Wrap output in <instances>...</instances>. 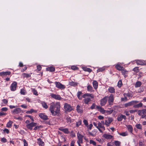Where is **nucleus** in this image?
Returning <instances> with one entry per match:
<instances>
[{"label":"nucleus","instance_id":"obj_13","mask_svg":"<svg viewBox=\"0 0 146 146\" xmlns=\"http://www.w3.org/2000/svg\"><path fill=\"white\" fill-rule=\"evenodd\" d=\"M51 97L57 100H60L62 98L60 97V96L58 94H52L51 95Z\"/></svg>","mask_w":146,"mask_h":146},{"label":"nucleus","instance_id":"obj_57","mask_svg":"<svg viewBox=\"0 0 146 146\" xmlns=\"http://www.w3.org/2000/svg\"><path fill=\"white\" fill-rule=\"evenodd\" d=\"M121 100L123 101H127V98L126 97H125L124 98H121Z\"/></svg>","mask_w":146,"mask_h":146},{"label":"nucleus","instance_id":"obj_52","mask_svg":"<svg viewBox=\"0 0 146 146\" xmlns=\"http://www.w3.org/2000/svg\"><path fill=\"white\" fill-rule=\"evenodd\" d=\"M83 123L84 125L86 126L88 125V123L86 119H84L83 121Z\"/></svg>","mask_w":146,"mask_h":146},{"label":"nucleus","instance_id":"obj_33","mask_svg":"<svg viewBox=\"0 0 146 146\" xmlns=\"http://www.w3.org/2000/svg\"><path fill=\"white\" fill-rule=\"evenodd\" d=\"M141 82L139 81H138L136 83L135 85V87L136 88H138L140 87L141 85Z\"/></svg>","mask_w":146,"mask_h":146},{"label":"nucleus","instance_id":"obj_10","mask_svg":"<svg viewBox=\"0 0 146 146\" xmlns=\"http://www.w3.org/2000/svg\"><path fill=\"white\" fill-rule=\"evenodd\" d=\"M108 98V96H106L101 100L100 104L101 106H104L106 105L107 101Z\"/></svg>","mask_w":146,"mask_h":146},{"label":"nucleus","instance_id":"obj_12","mask_svg":"<svg viewBox=\"0 0 146 146\" xmlns=\"http://www.w3.org/2000/svg\"><path fill=\"white\" fill-rule=\"evenodd\" d=\"M21 110L20 108H17L16 109L12 110L11 112L13 114H17L21 113Z\"/></svg>","mask_w":146,"mask_h":146},{"label":"nucleus","instance_id":"obj_1","mask_svg":"<svg viewBox=\"0 0 146 146\" xmlns=\"http://www.w3.org/2000/svg\"><path fill=\"white\" fill-rule=\"evenodd\" d=\"M60 108L59 102H52L50 104L49 110L52 115H58L60 113Z\"/></svg>","mask_w":146,"mask_h":146},{"label":"nucleus","instance_id":"obj_54","mask_svg":"<svg viewBox=\"0 0 146 146\" xmlns=\"http://www.w3.org/2000/svg\"><path fill=\"white\" fill-rule=\"evenodd\" d=\"M71 69L74 70H77L78 69V67L76 66H71Z\"/></svg>","mask_w":146,"mask_h":146},{"label":"nucleus","instance_id":"obj_63","mask_svg":"<svg viewBox=\"0 0 146 146\" xmlns=\"http://www.w3.org/2000/svg\"><path fill=\"white\" fill-rule=\"evenodd\" d=\"M126 95L129 98H131L132 97V95L129 93L126 94Z\"/></svg>","mask_w":146,"mask_h":146},{"label":"nucleus","instance_id":"obj_45","mask_svg":"<svg viewBox=\"0 0 146 146\" xmlns=\"http://www.w3.org/2000/svg\"><path fill=\"white\" fill-rule=\"evenodd\" d=\"M90 144H93V145H96V143L95 141H94L93 140H90Z\"/></svg>","mask_w":146,"mask_h":146},{"label":"nucleus","instance_id":"obj_42","mask_svg":"<svg viewBox=\"0 0 146 146\" xmlns=\"http://www.w3.org/2000/svg\"><path fill=\"white\" fill-rule=\"evenodd\" d=\"M82 124V120H79L76 123V126L77 127L79 126Z\"/></svg>","mask_w":146,"mask_h":146},{"label":"nucleus","instance_id":"obj_46","mask_svg":"<svg viewBox=\"0 0 146 146\" xmlns=\"http://www.w3.org/2000/svg\"><path fill=\"white\" fill-rule=\"evenodd\" d=\"M136 128L139 129H142V125L139 124H137L136 125Z\"/></svg>","mask_w":146,"mask_h":146},{"label":"nucleus","instance_id":"obj_9","mask_svg":"<svg viewBox=\"0 0 146 146\" xmlns=\"http://www.w3.org/2000/svg\"><path fill=\"white\" fill-rule=\"evenodd\" d=\"M56 87L59 89H64L65 88L64 85L62 84L60 82H55Z\"/></svg>","mask_w":146,"mask_h":146},{"label":"nucleus","instance_id":"obj_29","mask_svg":"<svg viewBox=\"0 0 146 146\" xmlns=\"http://www.w3.org/2000/svg\"><path fill=\"white\" fill-rule=\"evenodd\" d=\"M82 93L81 91H78L77 93V96L78 98L80 100L82 99Z\"/></svg>","mask_w":146,"mask_h":146},{"label":"nucleus","instance_id":"obj_50","mask_svg":"<svg viewBox=\"0 0 146 146\" xmlns=\"http://www.w3.org/2000/svg\"><path fill=\"white\" fill-rule=\"evenodd\" d=\"M137 111V110H131L129 111V112L131 113H133L136 112Z\"/></svg>","mask_w":146,"mask_h":146},{"label":"nucleus","instance_id":"obj_61","mask_svg":"<svg viewBox=\"0 0 146 146\" xmlns=\"http://www.w3.org/2000/svg\"><path fill=\"white\" fill-rule=\"evenodd\" d=\"M3 131L4 132L6 133H8L9 132V130L6 128H5L4 130Z\"/></svg>","mask_w":146,"mask_h":146},{"label":"nucleus","instance_id":"obj_27","mask_svg":"<svg viewBox=\"0 0 146 146\" xmlns=\"http://www.w3.org/2000/svg\"><path fill=\"white\" fill-rule=\"evenodd\" d=\"M98 128H101L103 129L104 130H105V127L103 125L102 123L100 122H99L98 123Z\"/></svg>","mask_w":146,"mask_h":146},{"label":"nucleus","instance_id":"obj_15","mask_svg":"<svg viewBox=\"0 0 146 146\" xmlns=\"http://www.w3.org/2000/svg\"><path fill=\"white\" fill-rule=\"evenodd\" d=\"M114 100V97L113 94H111L109 98L108 102L109 105H111L112 104Z\"/></svg>","mask_w":146,"mask_h":146},{"label":"nucleus","instance_id":"obj_56","mask_svg":"<svg viewBox=\"0 0 146 146\" xmlns=\"http://www.w3.org/2000/svg\"><path fill=\"white\" fill-rule=\"evenodd\" d=\"M1 110L3 111H6L8 110V108H2Z\"/></svg>","mask_w":146,"mask_h":146},{"label":"nucleus","instance_id":"obj_37","mask_svg":"<svg viewBox=\"0 0 146 146\" xmlns=\"http://www.w3.org/2000/svg\"><path fill=\"white\" fill-rule=\"evenodd\" d=\"M83 69L84 71L88 72H91L92 71V70L91 69L87 67H83Z\"/></svg>","mask_w":146,"mask_h":146},{"label":"nucleus","instance_id":"obj_41","mask_svg":"<svg viewBox=\"0 0 146 146\" xmlns=\"http://www.w3.org/2000/svg\"><path fill=\"white\" fill-rule=\"evenodd\" d=\"M66 121L68 123H71L72 121L70 118V117H67L66 118Z\"/></svg>","mask_w":146,"mask_h":146},{"label":"nucleus","instance_id":"obj_31","mask_svg":"<svg viewBox=\"0 0 146 146\" xmlns=\"http://www.w3.org/2000/svg\"><path fill=\"white\" fill-rule=\"evenodd\" d=\"M108 90L111 93H114L115 92V89L112 87H109Z\"/></svg>","mask_w":146,"mask_h":146},{"label":"nucleus","instance_id":"obj_7","mask_svg":"<svg viewBox=\"0 0 146 146\" xmlns=\"http://www.w3.org/2000/svg\"><path fill=\"white\" fill-rule=\"evenodd\" d=\"M17 87V83L16 82H14L11 85L10 88L12 91H14L16 90Z\"/></svg>","mask_w":146,"mask_h":146},{"label":"nucleus","instance_id":"obj_51","mask_svg":"<svg viewBox=\"0 0 146 146\" xmlns=\"http://www.w3.org/2000/svg\"><path fill=\"white\" fill-rule=\"evenodd\" d=\"M23 141L24 143V146H28V144L26 140L24 139L23 140Z\"/></svg>","mask_w":146,"mask_h":146},{"label":"nucleus","instance_id":"obj_64","mask_svg":"<svg viewBox=\"0 0 146 146\" xmlns=\"http://www.w3.org/2000/svg\"><path fill=\"white\" fill-rule=\"evenodd\" d=\"M75 142L74 141H72L70 144V146H74Z\"/></svg>","mask_w":146,"mask_h":146},{"label":"nucleus","instance_id":"obj_18","mask_svg":"<svg viewBox=\"0 0 146 146\" xmlns=\"http://www.w3.org/2000/svg\"><path fill=\"white\" fill-rule=\"evenodd\" d=\"M59 129L66 134H68L69 133L68 129L67 128H63L62 127H60L59 128Z\"/></svg>","mask_w":146,"mask_h":146},{"label":"nucleus","instance_id":"obj_49","mask_svg":"<svg viewBox=\"0 0 146 146\" xmlns=\"http://www.w3.org/2000/svg\"><path fill=\"white\" fill-rule=\"evenodd\" d=\"M122 85V81L121 80H119L117 84V86L119 87H120Z\"/></svg>","mask_w":146,"mask_h":146},{"label":"nucleus","instance_id":"obj_16","mask_svg":"<svg viewBox=\"0 0 146 146\" xmlns=\"http://www.w3.org/2000/svg\"><path fill=\"white\" fill-rule=\"evenodd\" d=\"M38 115L42 119L46 120L48 119V117L44 113H40Z\"/></svg>","mask_w":146,"mask_h":146},{"label":"nucleus","instance_id":"obj_28","mask_svg":"<svg viewBox=\"0 0 146 146\" xmlns=\"http://www.w3.org/2000/svg\"><path fill=\"white\" fill-rule=\"evenodd\" d=\"M46 70L47 71H49L50 72H52L54 71L55 68L54 67L52 66H50L46 68Z\"/></svg>","mask_w":146,"mask_h":146},{"label":"nucleus","instance_id":"obj_14","mask_svg":"<svg viewBox=\"0 0 146 146\" xmlns=\"http://www.w3.org/2000/svg\"><path fill=\"white\" fill-rule=\"evenodd\" d=\"M117 119L118 121H121L123 119H126V117L125 115L120 114L118 116Z\"/></svg>","mask_w":146,"mask_h":146},{"label":"nucleus","instance_id":"obj_59","mask_svg":"<svg viewBox=\"0 0 146 146\" xmlns=\"http://www.w3.org/2000/svg\"><path fill=\"white\" fill-rule=\"evenodd\" d=\"M27 116L28 117H29L30 118V119H31L32 121L33 122L34 121V120L33 119V117H32V116H31L30 115H27Z\"/></svg>","mask_w":146,"mask_h":146},{"label":"nucleus","instance_id":"obj_4","mask_svg":"<svg viewBox=\"0 0 146 146\" xmlns=\"http://www.w3.org/2000/svg\"><path fill=\"white\" fill-rule=\"evenodd\" d=\"M138 114L139 115L141 116V118H145L146 117V109L139 110Z\"/></svg>","mask_w":146,"mask_h":146},{"label":"nucleus","instance_id":"obj_8","mask_svg":"<svg viewBox=\"0 0 146 146\" xmlns=\"http://www.w3.org/2000/svg\"><path fill=\"white\" fill-rule=\"evenodd\" d=\"M77 136L78 139L77 141V143L78 142L81 143H82L83 136L78 132L77 133Z\"/></svg>","mask_w":146,"mask_h":146},{"label":"nucleus","instance_id":"obj_48","mask_svg":"<svg viewBox=\"0 0 146 146\" xmlns=\"http://www.w3.org/2000/svg\"><path fill=\"white\" fill-rule=\"evenodd\" d=\"M133 71L137 73L139 72V68L138 67H136L134 68L133 69Z\"/></svg>","mask_w":146,"mask_h":146},{"label":"nucleus","instance_id":"obj_53","mask_svg":"<svg viewBox=\"0 0 146 146\" xmlns=\"http://www.w3.org/2000/svg\"><path fill=\"white\" fill-rule=\"evenodd\" d=\"M1 141L3 143H5L7 142V139L3 137L1 138Z\"/></svg>","mask_w":146,"mask_h":146},{"label":"nucleus","instance_id":"obj_17","mask_svg":"<svg viewBox=\"0 0 146 146\" xmlns=\"http://www.w3.org/2000/svg\"><path fill=\"white\" fill-rule=\"evenodd\" d=\"M121 63H118L115 66V68L118 70H121L124 67L121 66Z\"/></svg>","mask_w":146,"mask_h":146},{"label":"nucleus","instance_id":"obj_22","mask_svg":"<svg viewBox=\"0 0 146 146\" xmlns=\"http://www.w3.org/2000/svg\"><path fill=\"white\" fill-rule=\"evenodd\" d=\"M103 137L107 139H111L113 137L111 135L108 134H104L103 135Z\"/></svg>","mask_w":146,"mask_h":146},{"label":"nucleus","instance_id":"obj_21","mask_svg":"<svg viewBox=\"0 0 146 146\" xmlns=\"http://www.w3.org/2000/svg\"><path fill=\"white\" fill-rule=\"evenodd\" d=\"M76 110L78 113H81L83 112L82 108L79 105L77 106L76 107Z\"/></svg>","mask_w":146,"mask_h":146},{"label":"nucleus","instance_id":"obj_34","mask_svg":"<svg viewBox=\"0 0 146 146\" xmlns=\"http://www.w3.org/2000/svg\"><path fill=\"white\" fill-rule=\"evenodd\" d=\"M13 122L11 121H9L7 123L6 126L7 127H11L12 126Z\"/></svg>","mask_w":146,"mask_h":146},{"label":"nucleus","instance_id":"obj_30","mask_svg":"<svg viewBox=\"0 0 146 146\" xmlns=\"http://www.w3.org/2000/svg\"><path fill=\"white\" fill-rule=\"evenodd\" d=\"M121 72L124 75L125 77L127 76V74L128 71H127L124 68L121 70Z\"/></svg>","mask_w":146,"mask_h":146},{"label":"nucleus","instance_id":"obj_20","mask_svg":"<svg viewBox=\"0 0 146 146\" xmlns=\"http://www.w3.org/2000/svg\"><path fill=\"white\" fill-rule=\"evenodd\" d=\"M11 74V72H0V76L3 77L4 76H6L7 75H9Z\"/></svg>","mask_w":146,"mask_h":146},{"label":"nucleus","instance_id":"obj_5","mask_svg":"<svg viewBox=\"0 0 146 146\" xmlns=\"http://www.w3.org/2000/svg\"><path fill=\"white\" fill-rule=\"evenodd\" d=\"M106 119L105 120V125L107 127L110 126L111 123L113 121V119L111 117H108L106 118Z\"/></svg>","mask_w":146,"mask_h":146},{"label":"nucleus","instance_id":"obj_2","mask_svg":"<svg viewBox=\"0 0 146 146\" xmlns=\"http://www.w3.org/2000/svg\"><path fill=\"white\" fill-rule=\"evenodd\" d=\"M82 97L84 98L83 101L86 104H88L91 101V99L94 98V96L92 94L86 93L84 94Z\"/></svg>","mask_w":146,"mask_h":146},{"label":"nucleus","instance_id":"obj_3","mask_svg":"<svg viewBox=\"0 0 146 146\" xmlns=\"http://www.w3.org/2000/svg\"><path fill=\"white\" fill-rule=\"evenodd\" d=\"M64 108L65 111L67 112H70L73 110L72 107L66 103L64 104Z\"/></svg>","mask_w":146,"mask_h":146},{"label":"nucleus","instance_id":"obj_23","mask_svg":"<svg viewBox=\"0 0 146 146\" xmlns=\"http://www.w3.org/2000/svg\"><path fill=\"white\" fill-rule=\"evenodd\" d=\"M38 143L40 146H44V143L42 141V139L39 138L38 139Z\"/></svg>","mask_w":146,"mask_h":146},{"label":"nucleus","instance_id":"obj_58","mask_svg":"<svg viewBox=\"0 0 146 146\" xmlns=\"http://www.w3.org/2000/svg\"><path fill=\"white\" fill-rule=\"evenodd\" d=\"M143 141H139V146H143Z\"/></svg>","mask_w":146,"mask_h":146},{"label":"nucleus","instance_id":"obj_6","mask_svg":"<svg viewBox=\"0 0 146 146\" xmlns=\"http://www.w3.org/2000/svg\"><path fill=\"white\" fill-rule=\"evenodd\" d=\"M138 102L137 101H132L125 104L124 106L125 107H127L128 106H131L133 105V106L134 104H137Z\"/></svg>","mask_w":146,"mask_h":146},{"label":"nucleus","instance_id":"obj_43","mask_svg":"<svg viewBox=\"0 0 146 146\" xmlns=\"http://www.w3.org/2000/svg\"><path fill=\"white\" fill-rule=\"evenodd\" d=\"M120 142L118 141H114V143L116 146H120Z\"/></svg>","mask_w":146,"mask_h":146},{"label":"nucleus","instance_id":"obj_11","mask_svg":"<svg viewBox=\"0 0 146 146\" xmlns=\"http://www.w3.org/2000/svg\"><path fill=\"white\" fill-rule=\"evenodd\" d=\"M36 123H35L32 122L31 123L27 124L26 126L29 129L32 130L33 129V127L36 126Z\"/></svg>","mask_w":146,"mask_h":146},{"label":"nucleus","instance_id":"obj_35","mask_svg":"<svg viewBox=\"0 0 146 146\" xmlns=\"http://www.w3.org/2000/svg\"><path fill=\"white\" fill-rule=\"evenodd\" d=\"M41 104L42 107L46 109L48 108V106L44 102H42Z\"/></svg>","mask_w":146,"mask_h":146},{"label":"nucleus","instance_id":"obj_44","mask_svg":"<svg viewBox=\"0 0 146 146\" xmlns=\"http://www.w3.org/2000/svg\"><path fill=\"white\" fill-rule=\"evenodd\" d=\"M99 111L102 113L104 114L106 113V110H104V108H102Z\"/></svg>","mask_w":146,"mask_h":146},{"label":"nucleus","instance_id":"obj_32","mask_svg":"<svg viewBox=\"0 0 146 146\" xmlns=\"http://www.w3.org/2000/svg\"><path fill=\"white\" fill-rule=\"evenodd\" d=\"M87 88L88 90L91 92H92L94 91L93 88L91 86H88L87 87Z\"/></svg>","mask_w":146,"mask_h":146},{"label":"nucleus","instance_id":"obj_36","mask_svg":"<svg viewBox=\"0 0 146 146\" xmlns=\"http://www.w3.org/2000/svg\"><path fill=\"white\" fill-rule=\"evenodd\" d=\"M126 126L128 128V131L132 133L133 130V128L132 126L130 125H127Z\"/></svg>","mask_w":146,"mask_h":146},{"label":"nucleus","instance_id":"obj_55","mask_svg":"<svg viewBox=\"0 0 146 146\" xmlns=\"http://www.w3.org/2000/svg\"><path fill=\"white\" fill-rule=\"evenodd\" d=\"M2 101L3 103L5 104H7L8 102V100H7L5 99L3 100Z\"/></svg>","mask_w":146,"mask_h":146},{"label":"nucleus","instance_id":"obj_62","mask_svg":"<svg viewBox=\"0 0 146 146\" xmlns=\"http://www.w3.org/2000/svg\"><path fill=\"white\" fill-rule=\"evenodd\" d=\"M92 126L93 125L92 124H90L88 126V129L89 130H91L92 129Z\"/></svg>","mask_w":146,"mask_h":146},{"label":"nucleus","instance_id":"obj_24","mask_svg":"<svg viewBox=\"0 0 146 146\" xmlns=\"http://www.w3.org/2000/svg\"><path fill=\"white\" fill-rule=\"evenodd\" d=\"M93 87L95 89H96L98 86V82L95 80H94L93 82Z\"/></svg>","mask_w":146,"mask_h":146},{"label":"nucleus","instance_id":"obj_26","mask_svg":"<svg viewBox=\"0 0 146 146\" xmlns=\"http://www.w3.org/2000/svg\"><path fill=\"white\" fill-rule=\"evenodd\" d=\"M143 104L141 103H140L138 104H134L133 106V107L134 108H138L142 107Z\"/></svg>","mask_w":146,"mask_h":146},{"label":"nucleus","instance_id":"obj_39","mask_svg":"<svg viewBox=\"0 0 146 146\" xmlns=\"http://www.w3.org/2000/svg\"><path fill=\"white\" fill-rule=\"evenodd\" d=\"M20 93L22 95H25L26 93V91L24 88H23L21 89Z\"/></svg>","mask_w":146,"mask_h":146},{"label":"nucleus","instance_id":"obj_25","mask_svg":"<svg viewBox=\"0 0 146 146\" xmlns=\"http://www.w3.org/2000/svg\"><path fill=\"white\" fill-rule=\"evenodd\" d=\"M32 74V73H31L30 74L24 73L22 74V76H23L24 78H28L31 77V74Z\"/></svg>","mask_w":146,"mask_h":146},{"label":"nucleus","instance_id":"obj_40","mask_svg":"<svg viewBox=\"0 0 146 146\" xmlns=\"http://www.w3.org/2000/svg\"><path fill=\"white\" fill-rule=\"evenodd\" d=\"M119 134L123 136H125L128 135L127 133V132H123L121 133H119Z\"/></svg>","mask_w":146,"mask_h":146},{"label":"nucleus","instance_id":"obj_47","mask_svg":"<svg viewBox=\"0 0 146 146\" xmlns=\"http://www.w3.org/2000/svg\"><path fill=\"white\" fill-rule=\"evenodd\" d=\"M34 110L33 109H31L30 110L26 112V113L28 114H31L34 111Z\"/></svg>","mask_w":146,"mask_h":146},{"label":"nucleus","instance_id":"obj_60","mask_svg":"<svg viewBox=\"0 0 146 146\" xmlns=\"http://www.w3.org/2000/svg\"><path fill=\"white\" fill-rule=\"evenodd\" d=\"M42 68L41 66L40 65H38L37 66V69L38 71H40Z\"/></svg>","mask_w":146,"mask_h":146},{"label":"nucleus","instance_id":"obj_38","mask_svg":"<svg viewBox=\"0 0 146 146\" xmlns=\"http://www.w3.org/2000/svg\"><path fill=\"white\" fill-rule=\"evenodd\" d=\"M31 89L34 95L35 96L38 95V92L36 90L33 88H31Z\"/></svg>","mask_w":146,"mask_h":146},{"label":"nucleus","instance_id":"obj_19","mask_svg":"<svg viewBox=\"0 0 146 146\" xmlns=\"http://www.w3.org/2000/svg\"><path fill=\"white\" fill-rule=\"evenodd\" d=\"M136 62L137 65H146V63L144 60H138L136 61Z\"/></svg>","mask_w":146,"mask_h":146}]
</instances>
